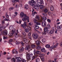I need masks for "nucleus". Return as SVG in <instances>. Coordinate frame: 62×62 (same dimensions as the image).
I'll return each instance as SVG.
<instances>
[{
    "mask_svg": "<svg viewBox=\"0 0 62 62\" xmlns=\"http://www.w3.org/2000/svg\"><path fill=\"white\" fill-rule=\"evenodd\" d=\"M20 16L21 18H22V20L23 22H25L27 21L28 22H29V17L27 16L26 14H24L23 12H22L20 13Z\"/></svg>",
    "mask_w": 62,
    "mask_h": 62,
    "instance_id": "1",
    "label": "nucleus"
},
{
    "mask_svg": "<svg viewBox=\"0 0 62 62\" xmlns=\"http://www.w3.org/2000/svg\"><path fill=\"white\" fill-rule=\"evenodd\" d=\"M28 4L31 6H34L36 4V2L34 0H31V1H29Z\"/></svg>",
    "mask_w": 62,
    "mask_h": 62,
    "instance_id": "2",
    "label": "nucleus"
},
{
    "mask_svg": "<svg viewBox=\"0 0 62 62\" xmlns=\"http://www.w3.org/2000/svg\"><path fill=\"white\" fill-rule=\"evenodd\" d=\"M15 29H12V33H10L8 34V35L9 37H12V36H13V34H14V33H15Z\"/></svg>",
    "mask_w": 62,
    "mask_h": 62,
    "instance_id": "3",
    "label": "nucleus"
},
{
    "mask_svg": "<svg viewBox=\"0 0 62 62\" xmlns=\"http://www.w3.org/2000/svg\"><path fill=\"white\" fill-rule=\"evenodd\" d=\"M27 55V59L28 60H29L31 58V56H33V54L31 53V54H28V53H27L26 54Z\"/></svg>",
    "mask_w": 62,
    "mask_h": 62,
    "instance_id": "4",
    "label": "nucleus"
},
{
    "mask_svg": "<svg viewBox=\"0 0 62 62\" xmlns=\"http://www.w3.org/2000/svg\"><path fill=\"white\" fill-rule=\"evenodd\" d=\"M25 46H26V47L25 48V49L26 50H29V49L30 47V46L28 43H26L25 44Z\"/></svg>",
    "mask_w": 62,
    "mask_h": 62,
    "instance_id": "5",
    "label": "nucleus"
},
{
    "mask_svg": "<svg viewBox=\"0 0 62 62\" xmlns=\"http://www.w3.org/2000/svg\"><path fill=\"white\" fill-rule=\"evenodd\" d=\"M32 37L34 39H37L39 37V36L37 34L34 33L32 34Z\"/></svg>",
    "mask_w": 62,
    "mask_h": 62,
    "instance_id": "6",
    "label": "nucleus"
},
{
    "mask_svg": "<svg viewBox=\"0 0 62 62\" xmlns=\"http://www.w3.org/2000/svg\"><path fill=\"white\" fill-rule=\"evenodd\" d=\"M22 39H23V41L25 43H27L28 42V40L26 39V37H23Z\"/></svg>",
    "mask_w": 62,
    "mask_h": 62,
    "instance_id": "7",
    "label": "nucleus"
},
{
    "mask_svg": "<svg viewBox=\"0 0 62 62\" xmlns=\"http://www.w3.org/2000/svg\"><path fill=\"white\" fill-rule=\"evenodd\" d=\"M42 24L43 26L45 27L46 26V22L45 21H44L42 22Z\"/></svg>",
    "mask_w": 62,
    "mask_h": 62,
    "instance_id": "8",
    "label": "nucleus"
},
{
    "mask_svg": "<svg viewBox=\"0 0 62 62\" xmlns=\"http://www.w3.org/2000/svg\"><path fill=\"white\" fill-rule=\"evenodd\" d=\"M17 60L18 62H20V61H22V58L19 57H16L15 58Z\"/></svg>",
    "mask_w": 62,
    "mask_h": 62,
    "instance_id": "9",
    "label": "nucleus"
},
{
    "mask_svg": "<svg viewBox=\"0 0 62 62\" xmlns=\"http://www.w3.org/2000/svg\"><path fill=\"white\" fill-rule=\"evenodd\" d=\"M32 6L33 7V8H35V9H39V7L38 6H37V5H34Z\"/></svg>",
    "mask_w": 62,
    "mask_h": 62,
    "instance_id": "10",
    "label": "nucleus"
},
{
    "mask_svg": "<svg viewBox=\"0 0 62 62\" xmlns=\"http://www.w3.org/2000/svg\"><path fill=\"white\" fill-rule=\"evenodd\" d=\"M40 58L42 61H44V58L43 57V55L42 54H41L40 56Z\"/></svg>",
    "mask_w": 62,
    "mask_h": 62,
    "instance_id": "11",
    "label": "nucleus"
},
{
    "mask_svg": "<svg viewBox=\"0 0 62 62\" xmlns=\"http://www.w3.org/2000/svg\"><path fill=\"white\" fill-rule=\"evenodd\" d=\"M13 54H18V52L15 50V49H14L13 51L12 52Z\"/></svg>",
    "mask_w": 62,
    "mask_h": 62,
    "instance_id": "12",
    "label": "nucleus"
},
{
    "mask_svg": "<svg viewBox=\"0 0 62 62\" xmlns=\"http://www.w3.org/2000/svg\"><path fill=\"white\" fill-rule=\"evenodd\" d=\"M40 43L41 42L40 41H37L36 42V44L37 46H38L40 45Z\"/></svg>",
    "mask_w": 62,
    "mask_h": 62,
    "instance_id": "13",
    "label": "nucleus"
},
{
    "mask_svg": "<svg viewBox=\"0 0 62 62\" xmlns=\"http://www.w3.org/2000/svg\"><path fill=\"white\" fill-rule=\"evenodd\" d=\"M41 51L42 52H45H45H46V50H45V48H43L41 49Z\"/></svg>",
    "mask_w": 62,
    "mask_h": 62,
    "instance_id": "14",
    "label": "nucleus"
},
{
    "mask_svg": "<svg viewBox=\"0 0 62 62\" xmlns=\"http://www.w3.org/2000/svg\"><path fill=\"white\" fill-rule=\"evenodd\" d=\"M24 48H23V47H22L21 49H20V53H22V52H23V51H24Z\"/></svg>",
    "mask_w": 62,
    "mask_h": 62,
    "instance_id": "15",
    "label": "nucleus"
},
{
    "mask_svg": "<svg viewBox=\"0 0 62 62\" xmlns=\"http://www.w3.org/2000/svg\"><path fill=\"white\" fill-rule=\"evenodd\" d=\"M3 35H4L5 36L7 35V31L6 30H4L3 32Z\"/></svg>",
    "mask_w": 62,
    "mask_h": 62,
    "instance_id": "16",
    "label": "nucleus"
},
{
    "mask_svg": "<svg viewBox=\"0 0 62 62\" xmlns=\"http://www.w3.org/2000/svg\"><path fill=\"white\" fill-rule=\"evenodd\" d=\"M45 47L46 48H50V45L49 44H46L45 45Z\"/></svg>",
    "mask_w": 62,
    "mask_h": 62,
    "instance_id": "17",
    "label": "nucleus"
},
{
    "mask_svg": "<svg viewBox=\"0 0 62 62\" xmlns=\"http://www.w3.org/2000/svg\"><path fill=\"white\" fill-rule=\"evenodd\" d=\"M31 48H32V49H34V48L36 47V45L34 44L31 45Z\"/></svg>",
    "mask_w": 62,
    "mask_h": 62,
    "instance_id": "18",
    "label": "nucleus"
},
{
    "mask_svg": "<svg viewBox=\"0 0 62 62\" xmlns=\"http://www.w3.org/2000/svg\"><path fill=\"white\" fill-rule=\"evenodd\" d=\"M36 48L38 50H39L41 49V46L39 45L37 46V47H36Z\"/></svg>",
    "mask_w": 62,
    "mask_h": 62,
    "instance_id": "19",
    "label": "nucleus"
},
{
    "mask_svg": "<svg viewBox=\"0 0 62 62\" xmlns=\"http://www.w3.org/2000/svg\"><path fill=\"white\" fill-rule=\"evenodd\" d=\"M29 30L27 28H26L25 29V32L26 33H28V32H29Z\"/></svg>",
    "mask_w": 62,
    "mask_h": 62,
    "instance_id": "20",
    "label": "nucleus"
},
{
    "mask_svg": "<svg viewBox=\"0 0 62 62\" xmlns=\"http://www.w3.org/2000/svg\"><path fill=\"white\" fill-rule=\"evenodd\" d=\"M50 10L51 11H53L54 10V7L53 6H51L50 7Z\"/></svg>",
    "mask_w": 62,
    "mask_h": 62,
    "instance_id": "21",
    "label": "nucleus"
},
{
    "mask_svg": "<svg viewBox=\"0 0 62 62\" xmlns=\"http://www.w3.org/2000/svg\"><path fill=\"white\" fill-rule=\"evenodd\" d=\"M44 31H47L48 30V29L46 27H45L44 28Z\"/></svg>",
    "mask_w": 62,
    "mask_h": 62,
    "instance_id": "22",
    "label": "nucleus"
},
{
    "mask_svg": "<svg viewBox=\"0 0 62 62\" xmlns=\"http://www.w3.org/2000/svg\"><path fill=\"white\" fill-rule=\"evenodd\" d=\"M42 41L44 43V42L46 41V39H45L44 38H43L42 39Z\"/></svg>",
    "mask_w": 62,
    "mask_h": 62,
    "instance_id": "23",
    "label": "nucleus"
},
{
    "mask_svg": "<svg viewBox=\"0 0 62 62\" xmlns=\"http://www.w3.org/2000/svg\"><path fill=\"white\" fill-rule=\"evenodd\" d=\"M46 27L48 28V29H50V28H51L50 25L49 24H48L46 26Z\"/></svg>",
    "mask_w": 62,
    "mask_h": 62,
    "instance_id": "24",
    "label": "nucleus"
},
{
    "mask_svg": "<svg viewBox=\"0 0 62 62\" xmlns=\"http://www.w3.org/2000/svg\"><path fill=\"white\" fill-rule=\"evenodd\" d=\"M35 19L38 20H39V17L38 16H37L35 17Z\"/></svg>",
    "mask_w": 62,
    "mask_h": 62,
    "instance_id": "25",
    "label": "nucleus"
},
{
    "mask_svg": "<svg viewBox=\"0 0 62 62\" xmlns=\"http://www.w3.org/2000/svg\"><path fill=\"white\" fill-rule=\"evenodd\" d=\"M22 34L23 36H24L25 37V36H26V33L25 32H22Z\"/></svg>",
    "mask_w": 62,
    "mask_h": 62,
    "instance_id": "26",
    "label": "nucleus"
},
{
    "mask_svg": "<svg viewBox=\"0 0 62 62\" xmlns=\"http://www.w3.org/2000/svg\"><path fill=\"white\" fill-rule=\"evenodd\" d=\"M48 12V10L47 9H45L44 10V13H47Z\"/></svg>",
    "mask_w": 62,
    "mask_h": 62,
    "instance_id": "27",
    "label": "nucleus"
},
{
    "mask_svg": "<svg viewBox=\"0 0 62 62\" xmlns=\"http://www.w3.org/2000/svg\"><path fill=\"white\" fill-rule=\"evenodd\" d=\"M54 33V31L53 30H51V31H50L49 32V33L50 34H53Z\"/></svg>",
    "mask_w": 62,
    "mask_h": 62,
    "instance_id": "28",
    "label": "nucleus"
},
{
    "mask_svg": "<svg viewBox=\"0 0 62 62\" xmlns=\"http://www.w3.org/2000/svg\"><path fill=\"white\" fill-rule=\"evenodd\" d=\"M39 7H40V9H43V8H44V6H43V5H40V6Z\"/></svg>",
    "mask_w": 62,
    "mask_h": 62,
    "instance_id": "29",
    "label": "nucleus"
},
{
    "mask_svg": "<svg viewBox=\"0 0 62 62\" xmlns=\"http://www.w3.org/2000/svg\"><path fill=\"white\" fill-rule=\"evenodd\" d=\"M42 18L43 20H44V21H45H45H46V20L47 19V18H46V17L45 16H43Z\"/></svg>",
    "mask_w": 62,
    "mask_h": 62,
    "instance_id": "30",
    "label": "nucleus"
},
{
    "mask_svg": "<svg viewBox=\"0 0 62 62\" xmlns=\"http://www.w3.org/2000/svg\"><path fill=\"white\" fill-rule=\"evenodd\" d=\"M29 7L27 5H26L25 6V9H28Z\"/></svg>",
    "mask_w": 62,
    "mask_h": 62,
    "instance_id": "31",
    "label": "nucleus"
},
{
    "mask_svg": "<svg viewBox=\"0 0 62 62\" xmlns=\"http://www.w3.org/2000/svg\"><path fill=\"white\" fill-rule=\"evenodd\" d=\"M35 28L36 29H39V27L38 25H35Z\"/></svg>",
    "mask_w": 62,
    "mask_h": 62,
    "instance_id": "32",
    "label": "nucleus"
},
{
    "mask_svg": "<svg viewBox=\"0 0 62 62\" xmlns=\"http://www.w3.org/2000/svg\"><path fill=\"white\" fill-rule=\"evenodd\" d=\"M37 13H38L34 11V13H32V16H34V15H35V14H37Z\"/></svg>",
    "mask_w": 62,
    "mask_h": 62,
    "instance_id": "33",
    "label": "nucleus"
},
{
    "mask_svg": "<svg viewBox=\"0 0 62 62\" xmlns=\"http://www.w3.org/2000/svg\"><path fill=\"white\" fill-rule=\"evenodd\" d=\"M17 34H18V32H16L15 35V37H16V38H18V37H19V35Z\"/></svg>",
    "mask_w": 62,
    "mask_h": 62,
    "instance_id": "34",
    "label": "nucleus"
},
{
    "mask_svg": "<svg viewBox=\"0 0 62 62\" xmlns=\"http://www.w3.org/2000/svg\"><path fill=\"white\" fill-rule=\"evenodd\" d=\"M36 24H35L36 25H40L41 24L39 22H37L36 23Z\"/></svg>",
    "mask_w": 62,
    "mask_h": 62,
    "instance_id": "35",
    "label": "nucleus"
},
{
    "mask_svg": "<svg viewBox=\"0 0 62 62\" xmlns=\"http://www.w3.org/2000/svg\"><path fill=\"white\" fill-rule=\"evenodd\" d=\"M34 23H37L38 22H37L38 21L37 20V19H34Z\"/></svg>",
    "mask_w": 62,
    "mask_h": 62,
    "instance_id": "36",
    "label": "nucleus"
},
{
    "mask_svg": "<svg viewBox=\"0 0 62 62\" xmlns=\"http://www.w3.org/2000/svg\"><path fill=\"white\" fill-rule=\"evenodd\" d=\"M36 62H39V61H40V60H39V59L38 58L37 59H36Z\"/></svg>",
    "mask_w": 62,
    "mask_h": 62,
    "instance_id": "37",
    "label": "nucleus"
},
{
    "mask_svg": "<svg viewBox=\"0 0 62 62\" xmlns=\"http://www.w3.org/2000/svg\"><path fill=\"white\" fill-rule=\"evenodd\" d=\"M42 34L44 35H46V31H44L42 32Z\"/></svg>",
    "mask_w": 62,
    "mask_h": 62,
    "instance_id": "38",
    "label": "nucleus"
},
{
    "mask_svg": "<svg viewBox=\"0 0 62 62\" xmlns=\"http://www.w3.org/2000/svg\"><path fill=\"white\" fill-rule=\"evenodd\" d=\"M11 61L12 62H15L16 61V60H15V59L14 58L12 59Z\"/></svg>",
    "mask_w": 62,
    "mask_h": 62,
    "instance_id": "39",
    "label": "nucleus"
},
{
    "mask_svg": "<svg viewBox=\"0 0 62 62\" xmlns=\"http://www.w3.org/2000/svg\"><path fill=\"white\" fill-rule=\"evenodd\" d=\"M61 25L59 26V28H57V30H58V29H61Z\"/></svg>",
    "mask_w": 62,
    "mask_h": 62,
    "instance_id": "40",
    "label": "nucleus"
},
{
    "mask_svg": "<svg viewBox=\"0 0 62 62\" xmlns=\"http://www.w3.org/2000/svg\"><path fill=\"white\" fill-rule=\"evenodd\" d=\"M37 4H38V6H39V7H40L41 6V5H41V3L40 2H38Z\"/></svg>",
    "mask_w": 62,
    "mask_h": 62,
    "instance_id": "41",
    "label": "nucleus"
},
{
    "mask_svg": "<svg viewBox=\"0 0 62 62\" xmlns=\"http://www.w3.org/2000/svg\"><path fill=\"white\" fill-rule=\"evenodd\" d=\"M40 53V52L39 51H37L36 52V54H39Z\"/></svg>",
    "mask_w": 62,
    "mask_h": 62,
    "instance_id": "42",
    "label": "nucleus"
},
{
    "mask_svg": "<svg viewBox=\"0 0 62 62\" xmlns=\"http://www.w3.org/2000/svg\"><path fill=\"white\" fill-rule=\"evenodd\" d=\"M9 20V19L7 18H5L4 20V21H8Z\"/></svg>",
    "mask_w": 62,
    "mask_h": 62,
    "instance_id": "43",
    "label": "nucleus"
},
{
    "mask_svg": "<svg viewBox=\"0 0 62 62\" xmlns=\"http://www.w3.org/2000/svg\"><path fill=\"white\" fill-rule=\"evenodd\" d=\"M16 44H20V42H17V41H16Z\"/></svg>",
    "mask_w": 62,
    "mask_h": 62,
    "instance_id": "44",
    "label": "nucleus"
},
{
    "mask_svg": "<svg viewBox=\"0 0 62 62\" xmlns=\"http://www.w3.org/2000/svg\"><path fill=\"white\" fill-rule=\"evenodd\" d=\"M5 16L7 18H8V17H9V16L8 15L7 13L5 14Z\"/></svg>",
    "mask_w": 62,
    "mask_h": 62,
    "instance_id": "45",
    "label": "nucleus"
},
{
    "mask_svg": "<svg viewBox=\"0 0 62 62\" xmlns=\"http://www.w3.org/2000/svg\"><path fill=\"white\" fill-rule=\"evenodd\" d=\"M42 15H44V16H47V15L46 14L44 13H43L42 14Z\"/></svg>",
    "mask_w": 62,
    "mask_h": 62,
    "instance_id": "46",
    "label": "nucleus"
},
{
    "mask_svg": "<svg viewBox=\"0 0 62 62\" xmlns=\"http://www.w3.org/2000/svg\"><path fill=\"white\" fill-rule=\"evenodd\" d=\"M24 25L25 26H27V25H26V22H25L24 23Z\"/></svg>",
    "mask_w": 62,
    "mask_h": 62,
    "instance_id": "47",
    "label": "nucleus"
},
{
    "mask_svg": "<svg viewBox=\"0 0 62 62\" xmlns=\"http://www.w3.org/2000/svg\"><path fill=\"white\" fill-rule=\"evenodd\" d=\"M47 22L49 23H51V20L49 19H47Z\"/></svg>",
    "mask_w": 62,
    "mask_h": 62,
    "instance_id": "48",
    "label": "nucleus"
},
{
    "mask_svg": "<svg viewBox=\"0 0 62 62\" xmlns=\"http://www.w3.org/2000/svg\"><path fill=\"white\" fill-rule=\"evenodd\" d=\"M36 57H35V56H33L32 57V60H33L34 59H35Z\"/></svg>",
    "mask_w": 62,
    "mask_h": 62,
    "instance_id": "49",
    "label": "nucleus"
},
{
    "mask_svg": "<svg viewBox=\"0 0 62 62\" xmlns=\"http://www.w3.org/2000/svg\"><path fill=\"white\" fill-rule=\"evenodd\" d=\"M5 29V27L4 26H2V27L1 28V29L2 30H3V29Z\"/></svg>",
    "mask_w": 62,
    "mask_h": 62,
    "instance_id": "50",
    "label": "nucleus"
},
{
    "mask_svg": "<svg viewBox=\"0 0 62 62\" xmlns=\"http://www.w3.org/2000/svg\"><path fill=\"white\" fill-rule=\"evenodd\" d=\"M22 62H26V60L25 59H23L22 60Z\"/></svg>",
    "mask_w": 62,
    "mask_h": 62,
    "instance_id": "51",
    "label": "nucleus"
},
{
    "mask_svg": "<svg viewBox=\"0 0 62 62\" xmlns=\"http://www.w3.org/2000/svg\"><path fill=\"white\" fill-rule=\"evenodd\" d=\"M29 25H32V22H31L30 23H29Z\"/></svg>",
    "mask_w": 62,
    "mask_h": 62,
    "instance_id": "52",
    "label": "nucleus"
},
{
    "mask_svg": "<svg viewBox=\"0 0 62 62\" xmlns=\"http://www.w3.org/2000/svg\"><path fill=\"white\" fill-rule=\"evenodd\" d=\"M28 38L31 39H32V36H29L28 37Z\"/></svg>",
    "mask_w": 62,
    "mask_h": 62,
    "instance_id": "53",
    "label": "nucleus"
},
{
    "mask_svg": "<svg viewBox=\"0 0 62 62\" xmlns=\"http://www.w3.org/2000/svg\"><path fill=\"white\" fill-rule=\"evenodd\" d=\"M56 48V46H53L52 49H54V48Z\"/></svg>",
    "mask_w": 62,
    "mask_h": 62,
    "instance_id": "54",
    "label": "nucleus"
},
{
    "mask_svg": "<svg viewBox=\"0 0 62 62\" xmlns=\"http://www.w3.org/2000/svg\"><path fill=\"white\" fill-rule=\"evenodd\" d=\"M3 38L4 39H8V37L3 36Z\"/></svg>",
    "mask_w": 62,
    "mask_h": 62,
    "instance_id": "55",
    "label": "nucleus"
},
{
    "mask_svg": "<svg viewBox=\"0 0 62 62\" xmlns=\"http://www.w3.org/2000/svg\"><path fill=\"white\" fill-rule=\"evenodd\" d=\"M15 14H16V15H14V16H17V15L18 14V13L17 12H15Z\"/></svg>",
    "mask_w": 62,
    "mask_h": 62,
    "instance_id": "56",
    "label": "nucleus"
},
{
    "mask_svg": "<svg viewBox=\"0 0 62 62\" xmlns=\"http://www.w3.org/2000/svg\"><path fill=\"white\" fill-rule=\"evenodd\" d=\"M21 44H22V46H24V43H23V42H21Z\"/></svg>",
    "mask_w": 62,
    "mask_h": 62,
    "instance_id": "57",
    "label": "nucleus"
},
{
    "mask_svg": "<svg viewBox=\"0 0 62 62\" xmlns=\"http://www.w3.org/2000/svg\"><path fill=\"white\" fill-rule=\"evenodd\" d=\"M39 1L41 2L42 4H43V0H39Z\"/></svg>",
    "mask_w": 62,
    "mask_h": 62,
    "instance_id": "58",
    "label": "nucleus"
},
{
    "mask_svg": "<svg viewBox=\"0 0 62 62\" xmlns=\"http://www.w3.org/2000/svg\"><path fill=\"white\" fill-rule=\"evenodd\" d=\"M5 21L4 20V21H2V24H5Z\"/></svg>",
    "mask_w": 62,
    "mask_h": 62,
    "instance_id": "59",
    "label": "nucleus"
},
{
    "mask_svg": "<svg viewBox=\"0 0 62 62\" xmlns=\"http://www.w3.org/2000/svg\"><path fill=\"white\" fill-rule=\"evenodd\" d=\"M9 41L10 42H12V41H13V39H11L9 40Z\"/></svg>",
    "mask_w": 62,
    "mask_h": 62,
    "instance_id": "60",
    "label": "nucleus"
},
{
    "mask_svg": "<svg viewBox=\"0 0 62 62\" xmlns=\"http://www.w3.org/2000/svg\"><path fill=\"white\" fill-rule=\"evenodd\" d=\"M15 1L16 2H20V0H15Z\"/></svg>",
    "mask_w": 62,
    "mask_h": 62,
    "instance_id": "61",
    "label": "nucleus"
},
{
    "mask_svg": "<svg viewBox=\"0 0 62 62\" xmlns=\"http://www.w3.org/2000/svg\"><path fill=\"white\" fill-rule=\"evenodd\" d=\"M21 23H22V20H20L19 21V24H21Z\"/></svg>",
    "mask_w": 62,
    "mask_h": 62,
    "instance_id": "62",
    "label": "nucleus"
},
{
    "mask_svg": "<svg viewBox=\"0 0 62 62\" xmlns=\"http://www.w3.org/2000/svg\"><path fill=\"white\" fill-rule=\"evenodd\" d=\"M54 59L55 62H57V61H56V58H55Z\"/></svg>",
    "mask_w": 62,
    "mask_h": 62,
    "instance_id": "63",
    "label": "nucleus"
},
{
    "mask_svg": "<svg viewBox=\"0 0 62 62\" xmlns=\"http://www.w3.org/2000/svg\"><path fill=\"white\" fill-rule=\"evenodd\" d=\"M31 33H29L28 35V36H30V35H31Z\"/></svg>",
    "mask_w": 62,
    "mask_h": 62,
    "instance_id": "64",
    "label": "nucleus"
}]
</instances>
